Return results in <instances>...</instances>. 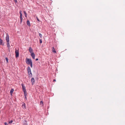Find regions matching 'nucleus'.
<instances>
[{
	"label": "nucleus",
	"mask_w": 125,
	"mask_h": 125,
	"mask_svg": "<svg viewBox=\"0 0 125 125\" xmlns=\"http://www.w3.org/2000/svg\"><path fill=\"white\" fill-rule=\"evenodd\" d=\"M32 62L31 60V59L26 58V63L30 65V64Z\"/></svg>",
	"instance_id": "obj_1"
},
{
	"label": "nucleus",
	"mask_w": 125,
	"mask_h": 125,
	"mask_svg": "<svg viewBox=\"0 0 125 125\" xmlns=\"http://www.w3.org/2000/svg\"><path fill=\"white\" fill-rule=\"evenodd\" d=\"M15 57L16 58L18 57L19 55V49H15Z\"/></svg>",
	"instance_id": "obj_2"
},
{
	"label": "nucleus",
	"mask_w": 125,
	"mask_h": 125,
	"mask_svg": "<svg viewBox=\"0 0 125 125\" xmlns=\"http://www.w3.org/2000/svg\"><path fill=\"white\" fill-rule=\"evenodd\" d=\"M28 73L30 76L31 77L32 76V74H31V69L30 67H28Z\"/></svg>",
	"instance_id": "obj_3"
},
{
	"label": "nucleus",
	"mask_w": 125,
	"mask_h": 125,
	"mask_svg": "<svg viewBox=\"0 0 125 125\" xmlns=\"http://www.w3.org/2000/svg\"><path fill=\"white\" fill-rule=\"evenodd\" d=\"M6 42L9 41V36L8 33L6 34Z\"/></svg>",
	"instance_id": "obj_4"
},
{
	"label": "nucleus",
	"mask_w": 125,
	"mask_h": 125,
	"mask_svg": "<svg viewBox=\"0 0 125 125\" xmlns=\"http://www.w3.org/2000/svg\"><path fill=\"white\" fill-rule=\"evenodd\" d=\"M21 85L22 87V88L23 90V91L24 92V91H26V90L25 89V86L23 84H21Z\"/></svg>",
	"instance_id": "obj_5"
},
{
	"label": "nucleus",
	"mask_w": 125,
	"mask_h": 125,
	"mask_svg": "<svg viewBox=\"0 0 125 125\" xmlns=\"http://www.w3.org/2000/svg\"><path fill=\"white\" fill-rule=\"evenodd\" d=\"M20 23H21L22 21V13H21L20 14Z\"/></svg>",
	"instance_id": "obj_6"
},
{
	"label": "nucleus",
	"mask_w": 125,
	"mask_h": 125,
	"mask_svg": "<svg viewBox=\"0 0 125 125\" xmlns=\"http://www.w3.org/2000/svg\"><path fill=\"white\" fill-rule=\"evenodd\" d=\"M31 56L32 57V58L34 59L35 58V55L34 54V53H31Z\"/></svg>",
	"instance_id": "obj_7"
},
{
	"label": "nucleus",
	"mask_w": 125,
	"mask_h": 125,
	"mask_svg": "<svg viewBox=\"0 0 125 125\" xmlns=\"http://www.w3.org/2000/svg\"><path fill=\"white\" fill-rule=\"evenodd\" d=\"M31 82L32 83V84H34V80L33 78H32L31 79Z\"/></svg>",
	"instance_id": "obj_8"
},
{
	"label": "nucleus",
	"mask_w": 125,
	"mask_h": 125,
	"mask_svg": "<svg viewBox=\"0 0 125 125\" xmlns=\"http://www.w3.org/2000/svg\"><path fill=\"white\" fill-rule=\"evenodd\" d=\"M29 51L31 53H32L33 52H32V51H33V50L31 48V47H30L29 48Z\"/></svg>",
	"instance_id": "obj_9"
},
{
	"label": "nucleus",
	"mask_w": 125,
	"mask_h": 125,
	"mask_svg": "<svg viewBox=\"0 0 125 125\" xmlns=\"http://www.w3.org/2000/svg\"><path fill=\"white\" fill-rule=\"evenodd\" d=\"M7 47L8 48H10L9 41L6 42Z\"/></svg>",
	"instance_id": "obj_10"
},
{
	"label": "nucleus",
	"mask_w": 125,
	"mask_h": 125,
	"mask_svg": "<svg viewBox=\"0 0 125 125\" xmlns=\"http://www.w3.org/2000/svg\"><path fill=\"white\" fill-rule=\"evenodd\" d=\"M52 52L54 53H56V51H55V49H54V47H52Z\"/></svg>",
	"instance_id": "obj_11"
},
{
	"label": "nucleus",
	"mask_w": 125,
	"mask_h": 125,
	"mask_svg": "<svg viewBox=\"0 0 125 125\" xmlns=\"http://www.w3.org/2000/svg\"><path fill=\"white\" fill-rule=\"evenodd\" d=\"M3 41L1 39L0 40V45H4V44L2 43Z\"/></svg>",
	"instance_id": "obj_12"
},
{
	"label": "nucleus",
	"mask_w": 125,
	"mask_h": 125,
	"mask_svg": "<svg viewBox=\"0 0 125 125\" xmlns=\"http://www.w3.org/2000/svg\"><path fill=\"white\" fill-rule=\"evenodd\" d=\"M14 89H12L10 91V94L11 95H12V93H13V91H14Z\"/></svg>",
	"instance_id": "obj_13"
},
{
	"label": "nucleus",
	"mask_w": 125,
	"mask_h": 125,
	"mask_svg": "<svg viewBox=\"0 0 125 125\" xmlns=\"http://www.w3.org/2000/svg\"><path fill=\"white\" fill-rule=\"evenodd\" d=\"M22 108L23 109H25L26 108V107L25 106V104L24 103L22 105Z\"/></svg>",
	"instance_id": "obj_14"
},
{
	"label": "nucleus",
	"mask_w": 125,
	"mask_h": 125,
	"mask_svg": "<svg viewBox=\"0 0 125 125\" xmlns=\"http://www.w3.org/2000/svg\"><path fill=\"white\" fill-rule=\"evenodd\" d=\"M27 24L29 26H30V22L28 20L27 22Z\"/></svg>",
	"instance_id": "obj_15"
},
{
	"label": "nucleus",
	"mask_w": 125,
	"mask_h": 125,
	"mask_svg": "<svg viewBox=\"0 0 125 125\" xmlns=\"http://www.w3.org/2000/svg\"><path fill=\"white\" fill-rule=\"evenodd\" d=\"M23 92L24 93V96H26V95H27V93L26 91H24V92Z\"/></svg>",
	"instance_id": "obj_16"
},
{
	"label": "nucleus",
	"mask_w": 125,
	"mask_h": 125,
	"mask_svg": "<svg viewBox=\"0 0 125 125\" xmlns=\"http://www.w3.org/2000/svg\"><path fill=\"white\" fill-rule=\"evenodd\" d=\"M24 15H25V16L26 17H27V14L26 11H24Z\"/></svg>",
	"instance_id": "obj_17"
},
{
	"label": "nucleus",
	"mask_w": 125,
	"mask_h": 125,
	"mask_svg": "<svg viewBox=\"0 0 125 125\" xmlns=\"http://www.w3.org/2000/svg\"><path fill=\"white\" fill-rule=\"evenodd\" d=\"M39 36L41 38L42 37V35L41 34L39 33Z\"/></svg>",
	"instance_id": "obj_18"
},
{
	"label": "nucleus",
	"mask_w": 125,
	"mask_h": 125,
	"mask_svg": "<svg viewBox=\"0 0 125 125\" xmlns=\"http://www.w3.org/2000/svg\"><path fill=\"white\" fill-rule=\"evenodd\" d=\"M13 122V121L12 120H11L9 121V124H11Z\"/></svg>",
	"instance_id": "obj_19"
},
{
	"label": "nucleus",
	"mask_w": 125,
	"mask_h": 125,
	"mask_svg": "<svg viewBox=\"0 0 125 125\" xmlns=\"http://www.w3.org/2000/svg\"><path fill=\"white\" fill-rule=\"evenodd\" d=\"M6 60L7 62H8V59L7 58H6Z\"/></svg>",
	"instance_id": "obj_20"
},
{
	"label": "nucleus",
	"mask_w": 125,
	"mask_h": 125,
	"mask_svg": "<svg viewBox=\"0 0 125 125\" xmlns=\"http://www.w3.org/2000/svg\"><path fill=\"white\" fill-rule=\"evenodd\" d=\"M42 42V41L41 39H40V43H41Z\"/></svg>",
	"instance_id": "obj_21"
},
{
	"label": "nucleus",
	"mask_w": 125,
	"mask_h": 125,
	"mask_svg": "<svg viewBox=\"0 0 125 125\" xmlns=\"http://www.w3.org/2000/svg\"><path fill=\"white\" fill-rule=\"evenodd\" d=\"M43 104V102H42V101H41L40 103V104Z\"/></svg>",
	"instance_id": "obj_22"
},
{
	"label": "nucleus",
	"mask_w": 125,
	"mask_h": 125,
	"mask_svg": "<svg viewBox=\"0 0 125 125\" xmlns=\"http://www.w3.org/2000/svg\"><path fill=\"white\" fill-rule=\"evenodd\" d=\"M32 62L30 64L31 65V67H32Z\"/></svg>",
	"instance_id": "obj_23"
},
{
	"label": "nucleus",
	"mask_w": 125,
	"mask_h": 125,
	"mask_svg": "<svg viewBox=\"0 0 125 125\" xmlns=\"http://www.w3.org/2000/svg\"><path fill=\"white\" fill-rule=\"evenodd\" d=\"M4 124H5V125H8V123L7 122L5 123Z\"/></svg>",
	"instance_id": "obj_24"
},
{
	"label": "nucleus",
	"mask_w": 125,
	"mask_h": 125,
	"mask_svg": "<svg viewBox=\"0 0 125 125\" xmlns=\"http://www.w3.org/2000/svg\"><path fill=\"white\" fill-rule=\"evenodd\" d=\"M36 19H37V20L38 21H39V19L37 17H36Z\"/></svg>",
	"instance_id": "obj_25"
},
{
	"label": "nucleus",
	"mask_w": 125,
	"mask_h": 125,
	"mask_svg": "<svg viewBox=\"0 0 125 125\" xmlns=\"http://www.w3.org/2000/svg\"><path fill=\"white\" fill-rule=\"evenodd\" d=\"M38 60V58H36L35 59V60L37 61Z\"/></svg>",
	"instance_id": "obj_26"
},
{
	"label": "nucleus",
	"mask_w": 125,
	"mask_h": 125,
	"mask_svg": "<svg viewBox=\"0 0 125 125\" xmlns=\"http://www.w3.org/2000/svg\"><path fill=\"white\" fill-rule=\"evenodd\" d=\"M25 98L26 99H27L26 96H25Z\"/></svg>",
	"instance_id": "obj_27"
},
{
	"label": "nucleus",
	"mask_w": 125,
	"mask_h": 125,
	"mask_svg": "<svg viewBox=\"0 0 125 125\" xmlns=\"http://www.w3.org/2000/svg\"><path fill=\"white\" fill-rule=\"evenodd\" d=\"M53 81L54 82V81H56V80L55 79H54L53 80Z\"/></svg>",
	"instance_id": "obj_28"
},
{
	"label": "nucleus",
	"mask_w": 125,
	"mask_h": 125,
	"mask_svg": "<svg viewBox=\"0 0 125 125\" xmlns=\"http://www.w3.org/2000/svg\"><path fill=\"white\" fill-rule=\"evenodd\" d=\"M15 2H17V0H15Z\"/></svg>",
	"instance_id": "obj_29"
},
{
	"label": "nucleus",
	"mask_w": 125,
	"mask_h": 125,
	"mask_svg": "<svg viewBox=\"0 0 125 125\" xmlns=\"http://www.w3.org/2000/svg\"><path fill=\"white\" fill-rule=\"evenodd\" d=\"M21 11H20V14H21Z\"/></svg>",
	"instance_id": "obj_30"
},
{
	"label": "nucleus",
	"mask_w": 125,
	"mask_h": 125,
	"mask_svg": "<svg viewBox=\"0 0 125 125\" xmlns=\"http://www.w3.org/2000/svg\"><path fill=\"white\" fill-rule=\"evenodd\" d=\"M26 125V124H25V125Z\"/></svg>",
	"instance_id": "obj_31"
}]
</instances>
